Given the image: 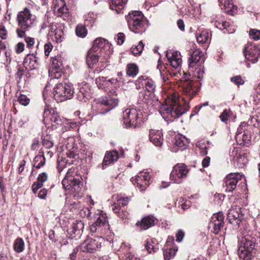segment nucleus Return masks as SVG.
<instances>
[{
    "instance_id": "obj_58",
    "label": "nucleus",
    "mask_w": 260,
    "mask_h": 260,
    "mask_svg": "<svg viewBox=\"0 0 260 260\" xmlns=\"http://www.w3.org/2000/svg\"><path fill=\"white\" fill-rule=\"evenodd\" d=\"M130 249V245L129 244H126L125 243H122L120 247V248L118 249V250L120 252H123V253L126 254L128 252V250Z\"/></svg>"
},
{
    "instance_id": "obj_38",
    "label": "nucleus",
    "mask_w": 260,
    "mask_h": 260,
    "mask_svg": "<svg viewBox=\"0 0 260 260\" xmlns=\"http://www.w3.org/2000/svg\"><path fill=\"white\" fill-rule=\"evenodd\" d=\"M230 155L233 160L237 163H240L242 161V155L241 154L240 149L238 148L234 147L232 151L230 152Z\"/></svg>"
},
{
    "instance_id": "obj_24",
    "label": "nucleus",
    "mask_w": 260,
    "mask_h": 260,
    "mask_svg": "<svg viewBox=\"0 0 260 260\" xmlns=\"http://www.w3.org/2000/svg\"><path fill=\"white\" fill-rule=\"evenodd\" d=\"M149 139L150 141L156 147H161L163 144L162 133L160 131L150 130Z\"/></svg>"
},
{
    "instance_id": "obj_28",
    "label": "nucleus",
    "mask_w": 260,
    "mask_h": 260,
    "mask_svg": "<svg viewBox=\"0 0 260 260\" xmlns=\"http://www.w3.org/2000/svg\"><path fill=\"white\" fill-rule=\"evenodd\" d=\"M103 58H104L103 55L98 52H94L91 49L87 54L86 62L89 67L91 68L94 64L98 62L99 59H100L101 61H103L102 60Z\"/></svg>"
},
{
    "instance_id": "obj_59",
    "label": "nucleus",
    "mask_w": 260,
    "mask_h": 260,
    "mask_svg": "<svg viewBox=\"0 0 260 260\" xmlns=\"http://www.w3.org/2000/svg\"><path fill=\"white\" fill-rule=\"evenodd\" d=\"M25 37V41L27 45V47L30 48L31 47L35 44V39L33 38L29 37Z\"/></svg>"
},
{
    "instance_id": "obj_25",
    "label": "nucleus",
    "mask_w": 260,
    "mask_h": 260,
    "mask_svg": "<svg viewBox=\"0 0 260 260\" xmlns=\"http://www.w3.org/2000/svg\"><path fill=\"white\" fill-rule=\"evenodd\" d=\"M137 82L139 84L144 85L147 91L150 93L154 92L156 85L154 82L151 79L146 76H142L139 77Z\"/></svg>"
},
{
    "instance_id": "obj_55",
    "label": "nucleus",
    "mask_w": 260,
    "mask_h": 260,
    "mask_svg": "<svg viewBox=\"0 0 260 260\" xmlns=\"http://www.w3.org/2000/svg\"><path fill=\"white\" fill-rule=\"evenodd\" d=\"M18 101L21 105L26 106L29 104L30 100L25 95L21 94L18 98Z\"/></svg>"
},
{
    "instance_id": "obj_9",
    "label": "nucleus",
    "mask_w": 260,
    "mask_h": 260,
    "mask_svg": "<svg viewBox=\"0 0 260 260\" xmlns=\"http://www.w3.org/2000/svg\"><path fill=\"white\" fill-rule=\"evenodd\" d=\"M110 47V44L106 40L99 38L94 40L91 50L103 55L104 58L107 59L111 54Z\"/></svg>"
},
{
    "instance_id": "obj_23",
    "label": "nucleus",
    "mask_w": 260,
    "mask_h": 260,
    "mask_svg": "<svg viewBox=\"0 0 260 260\" xmlns=\"http://www.w3.org/2000/svg\"><path fill=\"white\" fill-rule=\"evenodd\" d=\"M204 53L199 49L194 51L188 59V67H193L202 64L205 61Z\"/></svg>"
},
{
    "instance_id": "obj_48",
    "label": "nucleus",
    "mask_w": 260,
    "mask_h": 260,
    "mask_svg": "<svg viewBox=\"0 0 260 260\" xmlns=\"http://www.w3.org/2000/svg\"><path fill=\"white\" fill-rule=\"evenodd\" d=\"M223 6L225 12L230 13L232 12L234 8L232 0H225Z\"/></svg>"
},
{
    "instance_id": "obj_2",
    "label": "nucleus",
    "mask_w": 260,
    "mask_h": 260,
    "mask_svg": "<svg viewBox=\"0 0 260 260\" xmlns=\"http://www.w3.org/2000/svg\"><path fill=\"white\" fill-rule=\"evenodd\" d=\"M36 16L32 15L29 9L25 8L22 11L18 12L17 21L19 28L16 29L17 35L19 38H23L25 36V31L29 30L33 27Z\"/></svg>"
},
{
    "instance_id": "obj_40",
    "label": "nucleus",
    "mask_w": 260,
    "mask_h": 260,
    "mask_svg": "<svg viewBox=\"0 0 260 260\" xmlns=\"http://www.w3.org/2000/svg\"><path fill=\"white\" fill-rule=\"evenodd\" d=\"M24 247V242L22 238H17L13 244V248L15 252L20 253L23 251Z\"/></svg>"
},
{
    "instance_id": "obj_7",
    "label": "nucleus",
    "mask_w": 260,
    "mask_h": 260,
    "mask_svg": "<svg viewBox=\"0 0 260 260\" xmlns=\"http://www.w3.org/2000/svg\"><path fill=\"white\" fill-rule=\"evenodd\" d=\"M142 112L140 109L136 108L126 109L123 112V120L125 127H136L140 122V115Z\"/></svg>"
},
{
    "instance_id": "obj_10",
    "label": "nucleus",
    "mask_w": 260,
    "mask_h": 260,
    "mask_svg": "<svg viewBox=\"0 0 260 260\" xmlns=\"http://www.w3.org/2000/svg\"><path fill=\"white\" fill-rule=\"evenodd\" d=\"M243 178L242 174L240 173H230L224 178L223 187L225 191L232 192L236 188L238 182Z\"/></svg>"
},
{
    "instance_id": "obj_17",
    "label": "nucleus",
    "mask_w": 260,
    "mask_h": 260,
    "mask_svg": "<svg viewBox=\"0 0 260 260\" xmlns=\"http://www.w3.org/2000/svg\"><path fill=\"white\" fill-rule=\"evenodd\" d=\"M101 247V242L96 239L88 238L85 240L81 245L80 249L83 252H93Z\"/></svg>"
},
{
    "instance_id": "obj_49",
    "label": "nucleus",
    "mask_w": 260,
    "mask_h": 260,
    "mask_svg": "<svg viewBox=\"0 0 260 260\" xmlns=\"http://www.w3.org/2000/svg\"><path fill=\"white\" fill-rule=\"evenodd\" d=\"M146 248L149 253L152 252H156L159 248L158 243H155V245L152 244L150 242H147L146 245Z\"/></svg>"
},
{
    "instance_id": "obj_52",
    "label": "nucleus",
    "mask_w": 260,
    "mask_h": 260,
    "mask_svg": "<svg viewBox=\"0 0 260 260\" xmlns=\"http://www.w3.org/2000/svg\"><path fill=\"white\" fill-rule=\"evenodd\" d=\"M87 93L84 92V90L81 89L79 92L77 93V99L79 101L82 102H86L88 99Z\"/></svg>"
},
{
    "instance_id": "obj_63",
    "label": "nucleus",
    "mask_w": 260,
    "mask_h": 260,
    "mask_svg": "<svg viewBox=\"0 0 260 260\" xmlns=\"http://www.w3.org/2000/svg\"><path fill=\"white\" fill-rule=\"evenodd\" d=\"M52 48L53 46L51 43L46 44L44 45V51L46 56H49L50 52L52 49Z\"/></svg>"
},
{
    "instance_id": "obj_5",
    "label": "nucleus",
    "mask_w": 260,
    "mask_h": 260,
    "mask_svg": "<svg viewBox=\"0 0 260 260\" xmlns=\"http://www.w3.org/2000/svg\"><path fill=\"white\" fill-rule=\"evenodd\" d=\"M54 98L58 103L71 99L74 93L71 83H60L54 88Z\"/></svg>"
},
{
    "instance_id": "obj_62",
    "label": "nucleus",
    "mask_w": 260,
    "mask_h": 260,
    "mask_svg": "<svg viewBox=\"0 0 260 260\" xmlns=\"http://www.w3.org/2000/svg\"><path fill=\"white\" fill-rule=\"evenodd\" d=\"M42 186L43 184L41 182H39L38 181L34 182L31 186L33 192L36 193L37 190Z\"/></svg>"
},
{
    "instance_id": "obj_41",
    "label": "nucleus",
    "mask_w": 260,
    "mask_h": 260,
    "mask_svg": "<svg viewBox=\"0 0 260 260\" xmlns=\"http://www.w3.org/2000/svg\"><path fill=\"white\" fill-rule=\"evenodd\" d=\"M138 67L135 64H128L127 65L126 74L131 77H135L138 73Z\"/></svg>"
},
{
    "instance_id": "obj_3",
    "label": "nucleus",
    "mask_w": 260,
    "mask_h": 260,
    "mask_svg": "<svg viewBox=\"0 0 260 260\" xmlns=\"http://www.w3.org/2000/svg\"><path fill=\"white\" fill-rule=\"evenodd\" d=\"M73 171L72 169L68 170L62 181V184L66 190L69 191L70 193L76 196V194L81 193L83 183L81 181L80 177L72 175Z\"/></svg>"
},
{
    "instance_id": "obj_19",
    "label": "nucleus",
    "mask_w": 260,
    "mask_h": 260,
    "mask_svg": "<svg viewBox=\"0 0 260 260\" xmlns=\"http://www.w3.org/2000/svg\"><path fill=\"white\" fill-rule=\"evenodd\" d=\"M173 237H169L164 247V256L166 260H170L173 257L178 250V247L173 244Z\"/></svg>"
},
{
    "instance_id": "obj_44",
    "label": "nucleus",
    "mask_w": 260,
    "mask_h": 260,
    "mask_svg": "<svg viewBox=\"0 0 260 260\" xmlns=\"http://www.w3.org/2000/svg\"><path fill=\"white\" fill-rule=\"evenodd\" d=\"M144 45L142 41H140L138 45L131 48V51L135 55H140L143 49Z\"/></svg>"
},
{
    "instance_id": "obj_6",
    "label": "nucleus",
    "mask_w": 260,
    "mask_h": 260,
    "mask_svg": "<svg viewBox=\"0 0 260 260\" xmlns=\"http://www.w3.org/2000/svg\"><path fill=\"white\" fill-rule=\"evenodd\" d=\"M118 104L117 99L110 95L103 97L94 101L92 106L99 114H105L115 108Z\"/></svg>"
},
{
    "instance_id": "obj_31",
    "label": "nucleus",
    "mask_w": 260,
    "mask_h": 260,
    "mask_svg": "<svg viewBox=\"0 0 260 260\" xmlns=\"http://www.w3.org/2000/svg\"><path fill=\"white\" fill-rule=\"evenodd\" d=\"M49 34L50 36H54L55 41L57 43L62 42L63 31L61 27H57L56 24H52L50 26V30Z\"/></svg>"
},
{
    "instance_id": "obj_46",
    "label": "nucleus",
    "mask_w": 260,
    "mask_h": 260,
    "mask_svg": "<svg viewBox=\"0 0 260 260\" xmlns=\"http://www.w3.org/2000/svg\"><path fill=\"white\" fill-rule=\"evenodd\" d=\"M119 205L117 204L116 205V204H114L112 205V209L114 212V213L117 214L118 216H119L121 218H127V214L125 212L121 213L120 212V208L119 206Z\"/></svg>"
},
{
    "instance_id": "obj_11",
    "label": "nucleus",
    "mask_w": 260,
    "mask_h": 260,
    "mask_svg": "<svg viewBox=\"0 0 260 260\" xmlns=\"http://www.w3.org/2000/svg\"><path fill=\"white\" fill-rule=\"evenodd\" d=\"M131 180L135 185L142 191L150 184V176L148 172L142 171L135 178H132Z\"/></svg>"
},
{
    "instance_id": "obj_12",
    "label": "nucleus",
    "mask_w": 260,
    "mask_h": 260,
    "mask_svg": "<svg viewBox=\"0 0 260 260\" xmlns=\"http://www.w3.org/2000/svg\"><path fill=\"white\" fill-rule=\"evenodd\" d=\"M109 224L105 215L100 214L95 222L90 226L92 233L104 234L109 229Z\"/></svg>"
},
{
    "instance_id": "obj_54",
    "label": "nucleus",
    "mask_w": 260,
    "mask_h": 260,
    "mask_svg": "<svg viewBox=\"0 0 260 260\" xmlns=\"http://www.w3.org/2000/svg\"><path fill=\"white\" fill-rule=\"evenodd\" d=\"M231 111L224 110L219 116L221 121L223 122H226L231 115Z\"/></svg>"
},
{
    "instance_id": "obj_15",
    "label": "nucleus",
    "mask_w": 260,
    "mask_h": 260,
    "mask_svg": "<svg viewBox=\"0 0 260 260\" xmlns=\"http://www.w3.org/2000/svg\"><path fill=\"white\" fill-rule=\"evenodd\" d=\"M227 218L231 224L240 226L244 218L242 209L238 206L232 208L229 211Z\"/></svg>"
},
{
    "instance_id": "obj_16",
    "label": "nucleus",
    "mask_w": 260,
    "mask_h": 260,
    "mask_svg": "<svg viewBox=\"0 0 260 260\" xmlns=\"http://www.w3.org/2000/svg\"><path fill=\"white\" fill-rule=\"evenodd\" d=\"M223 215L221 212L213 214L209 223V228L214 233L218 234L223 226Z\"/></svg>"
},
{
    "instance_id": "obj_60",
    "label": "nucleus",
    "mask_w": 260,
    "mask_h": 260,
    "mask_svg": "<svg viewBox=\"0 0 260 260\" xmlns=\"http://www.w3.org/2000/svg\"><path fill=\"white\" fill-rule=\"evenodd\" d=\"M48 178V175L46 173L43 172L40 174L38 177V181L41 182L42 184L46 181Z\"/></svg>"
},
{
    "instance_id": "obj_21",
    "label": "nucleus",
    "mask_w": 260,
    "mask_h": 260,
    "mask_svg": "<svg viewBox=\"0 0 260 260\" xmlns=\"http://www.w3.org/2000/svg\"><path fill=\"white\" fill-rule=\"evenodd\" d=\"M166 56L171 66L176 69L180 68L182 59L181 54L177 51L167 52Z\"/></svg>"
},
{
    "instance_id": "obj_36",
    "label": "nucleus",
    "mask_w": 260,
    "mask_h": 260,
    "mask_svg": "<svg viewBox=\"0 0 260 260\" xmlns=\"http://www.w3.org/2000/svg\"><path fill=\"white\" fill-rule=\"evenodd\" d=\"M214 25L217 28L224 30V32L233 33L235 31L234 28L232 29L230 27L229 23L226 21L215 20Z\"/></svg>"
},
{
    "instance_id": "obj_47",
    "label": "nucleus",
    "mask_w": 260,
    "mask_h": 260,
    "mask_svg": "<svg viewBox=\"0 0 260 260\" xmlns=\"http://www.w3.org/2000/svg\"><path fill=\"white\" fill-rule=\"evenodd\" d=\"M107 78L105 77H99L95 80V83L99 88L103 89L105 88V85L107 84L106 81Z\"/></svg>"
},
{
    "instance_id": "obj_39",
    "label": "nucleus",
    "mask_w": 260,
    "mask_h": 260,
    "mask_svg": "<svg viewBox=\"0 0 260 260\" xmlns=\"http://www.w3.org/2000/svg\"><path fill=\"white\" fill-rule=\"evenodd\" d=\"M211 35L207 30L202 31L199 35L197 36V41L198 43L204 44L210 41L209 37Z\"/></svg>"
},
{
    "instance_id": "obj_1",
    "label": "nucleus",
    "mask_w": 260,
    "mask_h": 260,
    "mask_svg": "<svg viewBox=\"0 0 260 260\" xmlns=\"http://www.w3.org/2000/svg\"><path fill=\"white\" fill-rule=\"evenodd\" d=\"M180 91L188 99L180 97L176 92H173L166 100V104L160 108L159 112L164 119L167 121H172L185 113L187 109V101L191 99L197 93L198 89L194 82L191 80L184 79L178 83Z\"/></svg>"
},
{
    "instance_id": "obj_35",
    "label": "nucleus",
    "mask_w": 260,
    "mask_h": 260,
    "mask_svg": "<svg viewBox=\"0 0 260 260\" xmlns=\"http://www.w3.org/2000/svg\"><path fill=\"white\" fill-rule=\"evenodd\" d=\"M127 2V0H111L110 8L119 13L124 8Z\"/></svg>"
},
{
    "instance_id": "obj_22",
    "label": "nucleus",
    "mask_w": 260,
    "mask_h": 260,
    "mask_svg": "<svg viewBox=\"0 0 260 260\" xmlns=\"http://www.w3.org/2000/svg\"><path fill=\"white\" fill-rule=\"evenodd\" d=\"M235 139L239 145L248 146L251 141V135L248 131H241L239 128Z\"/></svg>"
},
{
    "instance_id": "obj_64",
    "label": "nucleus",
    "mask_w": 260,
    "mask_h": 260,
    "mask_svg": "<svg viewBox=\"0 0 260 260\" xmlns=\"http://www.w3.org/2000/svg\"><path fill=\"white\" fill-rule=\"evenodd\" d=\"M125 37L124 34L119 33L117 36V43L118 45H122L124 41Z\"/></svg>"
},
{
    "instance_id": "obj_45",
    "label": "nucleus",
    "mask_w": 260,
    "mask_h": 260,
    "mask_svg": "<svg viewBox=\"0 0 260 260\" xmlns=\"http://www.w3.org/2000/svg\"><path fill=\"white\" fill-rule=\"evenodd\" d=\"M87 29L85 26L82 25H78L76 28V34L80 37L84 38L87 35Z\"/></svg>"
},
{
    "instance_id": "obj_53",
    "label": "nucleus",
    "mask_w": 260,
    "mask_h": 260,
    "mask_svg": "<svg viewBox=\"0 0 260 260\" xmlns=\"http://www.w3.org/2000/svg\"><path fill=\"white\" fill-rule=\"evenodd\" d=\"M160 68V65L158 64L157 69L159 70L161 79L164 82H166L169 80V75L167 71L164 70L161 71Z\"/></svg>"
},
{
    "instance_id": "obj_30",
    "label": "nucleus",
    "mask_w": 260,
    "mask_h": 260,
    "mask_svg": "<svg viewBox=\"0 0 260 260\" xmlns=\"http://www.w3.org/2000/svg\"><path fill=\"white\" fill-rule=\"evenodd\" d=\"M154 220L150 216L143 218L141 221L136 223V226L140 230H146L154 225Z\"/></svg>"
},
{
    "instance_id": "obj_27",
    "label": "nucleus",
    "mask_w": 260,
    "mask_h": 260,
    "mask_svg": "<svg viewBox=\"0 0 260 260\" xmlns=\"http://www.w3.org/2000/svg\"><path fill=\"white\" fill-rule=\"evenodd\" d=\"M84 227V223L81 220H76L73 223L71 228L68 230V233L71 236L74 235L80 236L83 231Z\"/></svg>"
},
{
    "instance_id": "obj_61",
    "label": "nucleus",
    "mask_w": 260,
    "mask_h": 260,
    "mask_svg": "<svg viewBox=\"0 0 260 260\" xmlns=\"http://www.w3.org/2000/svg\"><path fill=\"white\" fill-rule=\"evenodd\" d=\"M24 70L19 67L18 68L17 72L16 74V77L18 79V82H20L22 76L24 75Z\"/></svg>"
},
{
    "instance_id": "obj_32",
    "label": "nucleus",
    "mask_w": 260,
    "mask_h": 260,
    "mask_svg": "<svg viewBox=\"0 0 260 260\" xmlns=\"http://www.w3.org/2000/svg\"><path fill=\"white\" fill-rule=\"evenodd\" d=\"M173 143L174 146L178 147L180 149L183 150L186 148L188 141L185 137L178 134L174 137Z\"/></svg>"
},
{
    "instance_id": "obj_43",
    "label": "nucleus",
    "mask_w": 260,
    "mask_h": 260,
    "mask_svg": "<svg viewBox=\"0 0 260 260\" xmlns=\"http://www.w3.org/2000/svg\"><path fill=\"white\" fill-rule=\"evenodd\" d=\"M96 19V15L92 12L88 13L85 16V25L92 26Z\"/></svg>"
},
{
    "instance_id": "obj_26",
    "label": "nucleus",
    "mask_w": 260,
    "mask_h": 260,
    "mask_svg": "<svg viewBox=\"0 0 260 260\" xmlns=\"http://www.w3.org/2000/svg\"><path fill=\"white\" fill-rule=\"evenodd\" d=\"M119 158L118 153L117 151L113 150L107 152L104 157L102 165L103 169H104L107 166L113 164Z\"/></svg>"
},
{
    "instance_id": "obj_50",
    "label": "nucleus",
    "mask_w": 260,
    "mask_h": 260,
    "mask_svg": "<svg viewBox=\"0 0 260 260\" xmlns=\"http://www.w3.org/2000/svg\"><path fill=\"white\" fill-rule=\"evenodd\" d=\"M68 149H69V152L67 153V155L70 158H75L76 155H77V147L73 146L71 149V146L68 144L67 146Z\"/></svg>"
},
{
    "instance_id": "obj_13",
    "label": "nucleus",
    "mask_w": 260,
    "mask_h": 260,
    "mask_svg": "<svg viewBox=\"0 0 260 260\" xmlns=\"http://www.w3.org/2000/svg\"><path fill=\"white\" fill-rule=\"evenodd\" d=\"M243 53L246 59L254 63L260 56V47L251 43H248L243 49Z\"/></svg>"
},
{
    "instance_id": "obj_42",
    "label": "nucleus",
    "mask_w": 260,
    "mask_h": 260,
    "mask_svg": "<svg viewBox=\"0 0 260 260\" xmlns=\"http://www.w3.org/2000/svg\"><path fill=\"white\" fill-rule=\"evenodd\" d=\"M45 162V158L43 155H37L34 159V167L39 169L44 165Z\"/></svg>"
},
{
    "instance_id": "obj_34",
    "label": "nucleus",
    "mask_w": 260,
    "mask_h": 260,
    "mask_svg": "<svg viewBox=\"0 0 260 260\" xmlns=\"http://www.w3.org/2000/svg\"><path fill=\"white\" fill-rule=\"evenodd\" d=\"M255 251L243 248H238V253L241 259L250 260L254 257L255 253Z\"/></svg>"
},
{
    "instance_id": "obj_4",
    "label": "nucleus",
    "mask_w": 260,
    "mask_h": 260,
    "mask_svg": "<svg viewBox=\"0 0 260 260\" xmlns=\"http://www.w3.org/2000/svg\"><path fill=\"white\" fill-rule=\"evenodd\" d=\"M130 30L135 33H141L146 29V23L143 14L140 11H134L129 14L127 18Z\"/></svg>"
},
{
    "instance_id": "obj_20",
    "label": "nucleus",
    "mask_w": 260,
    "mask_h": 260,
    "mask_svg": "<svg viewBox=\"0 0 260 260\" xmlns=\"http://www.w3.org/2000/svg\"><path fill=\"white\" fill-rule=\"evenodd\" d=\"M255 239L250 235L247 234L243 236L239 240V248H243L250 250H255Z\"/></svg>"
},
{
    "instance_id": "obj_57",
    "label": "nucleus",
    "mask_w": 260,
    "mask_h": 260,
    "mask_svg": "<svg viewBox=\"0 0 260 260\" xmlns=\"http://www.w3.org/2000/svg\"><path fill=\"white\" fill-rule=\"evenodd\" d=\"M249 35L254 40L260 39V30L257 29H251L249 31Z\"/></svg>"
},
{
    "instance_id": "obj_37",
    "label": "nucleus",
    "mask_w": 260,
    "mask_h": 260,
    "mask_svg": "<svg viewBox=\"0 0 260 260\" xmlns=\"http://www.w3.org/2000/svg\"><path fill=\"white\" fill-rule=\"evenodd\" d=\"M55 10L58 13V15L66 14L68 11V9L66 5L64 0H56L55 4Z\"/></svg>"
},
{
    "instance_id": "obj_14",
    "label": "nucleus",
    "mask_w": 260,
    "mask_h": 260,
    "mask_svg": "<svg viewBox=\"0 0 260 260\" xmlns=\"http://www.w3.org/2000/svg\"><path fill=\"white\" fill-rule=\"evenodd\" d=\"M44 119L48 122H50L53 126L61 125L62 119L59 114L52 108L46 106L44 111Z\"/></svg>"
},
{
    "instance_id": "obj_33",
    "label": "nucleus",
    "mask_w": 260,
    "mask_h": 260,
    "mask_svg": "<svg viewBox=\"0 0 260 260\" xmlns=\"http://www.w3.org/2000/svg\"><path fill=\"white\" fill-rule=\"evenodd\" d=\"M188 72L192 74V76L198 79H201L204 75V67L202 64L198 66L188 67Z\"/></svg>"
},
{
    "instance_id": "obj_56",
    "label": "nucleus",
    "mask_w": 260,
    "mask_h": 260,
    "mask_svg": "<svg viewBox=\"0 0 260 260\" xmlns=\"http://www.w3.org/2000/svg\"><path fill=\"white\" fill-rule=\"evenodd\" d=\"M80 215L83 217H90L91 212L88 207H83L79 212Z\"/></svg>"
},
{
    "instance_id": "obj_18",
    "label": "nucleus",
    "mask_w": 260,
    "mask_h": 260,
    "mask_svg": "<svg viewBox=\"0 0 260 260\" xmlns=\"http://www.w3.org/2000/svg\"><path fill=\"white\" fill-rule=\"evenodd\" d=\"M152 104L150 94H147L146 90L140 91L139 93L137 100V104L139 105V109L143 111L148 109Z\"/></svg>"
},
{
    "instance_id": "obj_51",
    "label": "nucleus",
    "mask_w": 260,
    "mask_h": 260,
    "mask_svg": "<svg viewBox=\"0 0 260 260\" xmlns=\"http://www.w3.org/2000/svg\"><path fill=\"white\" fill-rule=\"evenodd\" d=\"M231 81L238 86L243 85L244 83V80L242 78L241 76L239 75L232 77Z\"/></svg>"
},
{
    "instance_id": "obj_8",
    "label": "nucleus",
    "mask_w": 260,
    "mask_h": 260,
    "mask_svg": "<svg viewBox=\"0 0 260 260\" xmlns=\"http://www.w3.org/2000/svg\"><path fill=\"white\" fill-rule=\"evenodd\" d=\"M189 169L185 164H177L173 168L170 179L174 183H180L182 179L186 178Z\"/></svg>"
},
{
    "instance_id": "obj_29",
    "label": "nucleus",
    "mask_w": 260,
    "mask_h": 260,
    "mask_svg": "<svg viewBox=\"0 0 260 260\" xmlns=\"http://www.w3.org/2000/svg\"><path fill=\"white\" fill-rule=\"evenodd\" d=\"M23 66L28 70L36 69L38 66L36 56L34 54H28L24 59Z\"/></svg>"
}]
</instances>
